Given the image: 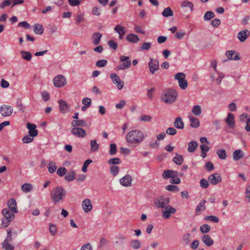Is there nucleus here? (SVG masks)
Instances as JSON below:
<instances>
[{
  "label": "nucleus",
  "mask_w": 250,
  "mask_h": 250,
  "mask_svg": "<svg viewBox=\"0 0 250 250\" xmlns=\"http://www.w3.org/2000/svg\"><path fill=\"white\" fill-rule=\"evenodd\" d=\"M143 133L139 130H133L129 131L126 136V141L129 144L138 145L143 140Z\"/></svg>",
  "instance_id": "obj_1"
},
{
  "label": "nucleus",
  "mask_w": 250,
  "mask_h": 250,
  "mask_svg": "<svg viewBox=\"0 0 250 250\" xmlns=\"http://www.w3.org/2000/svg\"><path fill=\"white\" fill-rule=\"evenodd\" d=\"M178 96L177 91L172 88L165 90L161 94V99L165 103L170 104L174 103Z\"/></svg>",
  "instance_id": "obj_2"
},
{
  "label": "nucleus",
  "mask_w": 250,
  "mask_h": 250,
  "mask_svg": "<svg viewBox=\"0 0 250 250\" xmlns=\"http://www.w3.org/2000/svg\"><path fill=\"white\" fill-rule=\"evenodd\" d=\"M66 194V191L61 186L54 188L51 192L52 201L55 204L63 201Z\"/></svg>",
  "instance_id": "obj_3"
},
{
  "label": "nucleus",
  "mask_w": 250,
  "mask_h": 250,
  "mask_svg": "<svg viewBox=\"0 0 250 250\" xmlns=\"http://www.w3.org/2000/svg\"><path fill=\"white\" fill-rule=\"evenodd\" d=\"M170 200L168 197L160 196L155 199L154 203L155 205L160 208H163L167 206H168Z\"/></svg>",
  "instance_id": "obj_4"
},
{
  "label": "nucleus",
  "mask_w": 250,
  "mask_h": 250,
  "mask_svg": "<svg viewBox=\"0 0 250 250\" xmlns=\"http://www.w3.org/2000/svg\"><path fill=\"white\" fill-rule=\"evenodd\" d=\"M185 78V74L182 72L178 73L174 76L175 79L178 81L179 86L182 89H186L188 86V82Z\"/></svg>",
  "instance_id": "obj_5"
},
{
  "label": "nucleus",
  "mask_w": 250,
  "mask_h": 250,
  "mask_svg": "<svg viewBox=\"0 0 250 250\" xmlns=\"http://www.w3.org/2000/svg\"><path fill=\"white\" fill-rule=\"evenodd\" d=\"M66 79L62 75H58L53 79V84L56 87H62L66 84Z\"/></svg>",
  "instance_id": "obj_6"
},
{
  "label": "nucleus",
  "mask_w": 250,
  "mask_h": 250,
  "mask_svg": "<svg viewBox=\"0 0 250 250\" xmlns=\"http://www.w3.org/2000/svg\"><path fill=\"white\" fill-rule=\"evenodd\" d=\"M176 211V208L170 205L167 206L162 210V217L165 219H167L170 217L171 214H174Z\"/></svg>",
  "instance_id": "obj_7"
},
{
  "label": "nucleus",
  "mask_w": 250,
  "mask_h": 250,
  "mask_svg": "<svg viewBox=\"0 0 250 250\" xmlns=\"http://www.w3.org/2000/svg\"><path fill=\"white\" fill-rule=\"evenodd\" d=\"M112 82L116 84L119 90L122 89L124 85V82L121 80L119 76L116 73H112L110 75Z\"/></svg>",
  "instance_id": "obj_8"
},
{
  "label": "nucleus",
  "mask_w": 250,
  "mask_h": 250,
  "mask_svg": "<svg viewBox=\"0 0 250 250\" xmlns=\"http://www.w3.org/2000/svg\"><path fill=\"white\" fill-rule=\"evenodd\" d=\"M148 67L149 68L150 72L153 74L155 72L159 69V62L157 59H150V61L148 63Z\"/></svg>",
  "instance_id": "obj_9"
},
{
  "label": "nucleus",
  "mask_w": 250,
  "mask_h": 250,
  "mask_svg": "<svg viewBox=\"0 0 250 250\" xmlns=\"http://www.w3.org/2000/svg\"><path fill=\"white\" fill-rule=\"evenodd\" d=\"M8 237L5 239L2 243V248L5 250H13L14 248L9 243V242L11 240V233L12 232V229H9L7 230Z\"/></svg>",
  "instance_id": "obj_10"
},
{
  "label": "nucleus",
  "mask_w": 250,
  "mask_h": 250,
  "mask_svg": "<svg viewBox=\"0 0 250 250\" xmlns=\"http://www.w3.org/2000/svg\"><path fill=\"white\" fill-rule=\"evenodd\" d=\"M225 75L221 72H217L216 73H211L210 74V79L212 82H215L216 84H219L222 79L224 78Z\"/></svg>",
  "instance_id": "obj_11"
},
{
  "label": "nucleus",
  "mask_w": 250,
  "mask_h": 250,
  "mask_svg": "<svg viewBox=\"0 0 250 250\" xmlns=\"http://www.w3.org/2000/svg\"><path fill=\"white\" fill-rule=\"evenodd\" d=\"M13 108L11 106L3 105L0 106V113L3 117L9 116L13 112Z\"/></svg>",
  "instance_id": "obj_12"
},
{
  "label": "nucleus",
  "mask_w": 250,
  "mask_h": 250,
  "mask_svg": "<svg viewBox=\"0 0 250 250\" xmlns=\"http://www.w3.org/2000/svg\"><path fill=\"white\" fill-rule=\"evenodd\" d=\"M221 180L220 175L217 173L211 174L208 177V182L212 185H216L220 183Z\"/></svg>",
  "instance_id": "obj_13"
},
{
  "label": "nucleus",
  "mask_w": 250,
  "mask_h": 250,
  "mask_svg": "<svg viewBox=\"0 0 250 250\" xmlns=\"http://www.w3.org/2000/svg\"><path fill=\"white\" fill-rule=\"evenodd\" d=\"M58 102L59 104L60 111L62 113L66 114L70 111V106L65 101L59 100Z\"/></svg>",
  "instance_id": "obj_14"
},
{
  "label": "nucleus",
  "mask_w": 250,
  "mask_h": 250,
  "mask_svg": "<svg viewBox=\"0 0 250 250\" xmlns=\"http://www.w3.org/2000/svg\"><path fill=\"white\" fill-rule=\"evenodd\" d=\"M132 178L129 175H126L119 180L120 184L125 187H128L131 186Z\"/></svg>",
  "instance_id": "obj_15"
},
{
  "label": "nucleus",
  "mask_w": 250,
  "mask_h": 250,
  "mask_svg": "<svg viewBox=\"0 0 250 250\" xmlns=\"http://www.w3.org/2000/svg\"><path fill=\"white\" fill-rule=\"evenodd\" d=\"M115 243L122 248L127 244L126 237L123 234H118L116 236Z\"/></svg>",
  "instance_id": "obj_16"
},
{
  "label": "nucleus",
  "mask_w": 250,
  "mask_h": 250,
  "mask_svg": "<svg viewBox=\"0 0 250 250\" xmlns=\"http://www.w3.org/2000/svg\"><path fill=\"white\" fill-rule=\"evenodd\" d=\"M71 133L78 137H84L86 135L85 131L79 127H74L71 130Z\"/></svg>",
  "instance_id": "obj_17"
},
{
  "label": "nucleus",
  "mask_w": 250,
  "mask_h": 250,
  "mask_svg": "<svg viewBox=\"0 0 250 250\" xmlns=\"http://www.w3.org/2000/svg\"><path fill=\"white\" fill-rule=\"evenodd\" d=\"M225 122L229 128H234L235 125L234 115L231 113H228Z\"/></svg>",
  "instance_id": "obj_18"
},
{
  "label": "nucleus",
  "mask_w": 250,
  "mask_h": 250,
  "mask_svg": "<svg viewBox=\"0 0 250 250\" xmlns=\"http://www.w3.org/2000/svg\"><path fill=\"white\" fill-rule=\"evenodd\" d=\"M226 55L229 60L238 61L241 59L240 54L234 50L227 51Z\"/></svg>",
  "instance_id": "obj_19"
},
{
  "label": "nucleus",
  "mask_w": 250,
  "mask_h": 250,
  "mask_svg": "<svg viewBox=\"0 0 250 250\" xmlns=\"http://www.w3.org/2000/svg\"><path fill=\"white\" fill-rule=\"evenodd\" d=\"M249 33L248 30L245 29L239 32L237 34V37L240 42H244L249 37Z\"/></svg>",
  "instance_id": "obj_20"
},
{
  "label": "nucleus",
  "mask_w": 250,
  "mask_h": 250,
  "mask_svg": "<svg viewBox=\"0 0 250 250\" xmlns=\"http://www.w3.org/2000/svg\"><path fill=\"white\" fill-rule=\"evenodd\" d=\"M82 208L86 213L90 212L92 209V202L90 199H86L82 202Z\"/></svg>",
  "instance_id": "obj_21"
},
{
  "label": "nucleus",
  "mask_w": 250,
  "mask_h": 250,
  "mask_svg": "<svg viewBox=\"0 0 250 250\" xmlns=\"http://www.w3.org/2000/svg\"><path fill=\"white\" fill-rule=\"evenodd\" d=\"M114 31L119 34V38L122 40L124 35L126 34V31L125 27L120 24H117L114 28Z\"/></svg>",
  "instance_id": "obj_22"
},
{
  "label": "nucleus",
  "mask_w": 250,
  "mask_h": 250,
  "mask_svg": "<svg viewBox=\"0 0 250 250\" xmlns=\"http://www.w3.org/2000/svg\"><path fill=\"white\" fill-rule=\"evenodd\" d=\"M7 205L9 209L14 213H17L18 212L17 202L14 198L10 199L8 202Z\"/></svg>",
  "instance_id": "obj_23"
},
{
  "label": "nucleus",
  "mask_w": 250,
  "mask_h": 250,
  "mask_svg": "<svg viewBox=\"0 0 250 250\" xmlns=\"http://www.w3.org/2000/svg\"><path fill=\"white\" fill-rule=\"evenodd\" d=\"M26 127L29 130V134L31 136L36 137L38 135V132L36 129V125L35 124L27 123Z\"/></svg>",
  "instance_id": "obj_24"
},
{
  "label": "nucleus",
  "mask_w": 250,
  "mask_h": 250,
  "mask_svg": "<svg viewBox=\"0 0 250 250\" xmlns=\"http://www.w3.org/2000/svg\"><path fill=\"white\" fill-rule=\"evenodd\" d=\"M2 213L5 220L12 221L15 218L14 212H12L8 208H4L2 210Z\"/></svg>",
  "instance_id": "obj_25"
},
{
  "label": "nucleus",
  "mask_w": 250,
  "mask_h": 250,
  "mask_svg": "<svg viewBox=\"0 0 250 250\" xmlns=\"http://www.w3.org/2000/svg\"><path fill=\"white\" fill-rule=\"evenodd\" d=\"M102 37V34L99 32L93 33L91 37L92 43L95 45L99 44L100 42Z\"/></svg>",
  "instance_id": "obj_26"
},
{
  "label": "nucleus",
  "mask_w": 250,
  "mask_h": 250,
  "mask_svg": "<svg viewBox=\"0 0 250 250\" xmlns=\"http://www.w3.org/2000/svg\"><path fill=\"white\" fill-rule=\"evenodd\" d=\"M180 7L183 9L188 8L191 12H193L194 11L193 3L188 0H184L182 1L180 3Z\"/></svg>",
  "instance_id": "obj_27"
},
{
  "label": "nucleus",
  "mask_w": 250,
  "mask_h": 250,
  "mask_svg": "<svg viewBox=\"0 0 250 250\" xmlns=\"http://www.w3.org/2000/svg\"><path fill=\"white\" fill-rule=\"evenodd\" d=\"M188 118L190 122V126L191 127L197 128L199 126L200 122L198 119L193 117L192 115H189Z\"/></svg>",
  "instance_id": "obj_28"
},
{
  "label": "nucleus",
  "mask_w": 250,
  "mask_h": 250,
  "mask_svg": "<svg viewBox=\"0 0 250 250\" xmlns=\"http://www.w3.org/2000/svg\"><path fill=\"white\" fill-rule=\"evenodd\" d=\"M126 40L131 43H136L140 41V38L137 35L131 33L126 36Z\"/></svg>",
  "instance_id": "obj_29"
},
{
  "label": "nucleus",
  "mask_w": 250,
  "mask_h": 250,
  "mask_svg": "<svg viewBox=\"0 0 250 250\" xmlns=\"http://www.w3.org/2000/svg\"><path fill=\"white\" fill-rule=\"evenodd\" d=\"M174 126L177 129H183L184 128V124L181 117L176 118L174 122Z\"/></svg>",
  "instance_id": "obj_30"
},
{
  "label": "nucleus",
  "mask_w": 250,
  "mask_h": 250,
  "mask_svg": "<svg viewBox=\"0 0 250 250\" xmlns=\"http://www.w3.org/2000/svg\"><path fill=\"white\" fill-rule=\"evenodd\" d=\"M123 63L118 65L115 68L116 71L124 70L129 68L131 64V61H127V62H123Z\"/></svg>",
  "instance_id": "obj_31"
},
{
  "label": "nucleus",
  "mask_w": 250,
  "mask_h": 250,
  "mask_svg": "<svg viewBox=\"0 0 250 250\" xmlns=\"http://www.w3.org/2000/svg\"><path fill=\"white\" fill-rule=\"evenodd\" d=\"M202 240L206 245L208 246H211L213 243V240L211 239V237L208 234H205L202 238Z\"/></svg>",
  "instance_id": "obj_32"
},
{
  "label": "nucleus",
  "mask_w": 250,
  "mask_h": 250,
  "mask_svg": "<svg viewBox=\"0 0 250 250\" xmlns=\"http://www.w3.org/2000/svg\"><path fill=\"white\" fill-rule=\"evenodd\" d=\"M206 202L205 200H202L200 202L196 208V214L197 215L200 214L205 209V204Z\"/></svg>",
  "instance_id": "obj_33"
},
{
  "label": "nucleus",
  "mask_w": 250,
  "mask_h": 250,
  "mask_svg": "<svg viewBox=\"0 0 250 250\" xmlns=\"http://www.w3.org/2000/svg\"><path fill=\"white\" fill-rule=\"evenodd\" d=\"M198 144L196 141L190 142L188 146V152L192 153L195 151L196 148L197 147Z\"/></svg>",
  "instance_id": "obj_34"
},
{
  "label": "nucleus",
  "mask_w": 250,
  "mask_h": 250,
  "mask_svg": "<svg viewBox=\"0 0 250 250\" xmlns=\"http://www.w3.org/2000/svg\"><path fill=\"white\" fill-rule=\"evenodd\" d=\"M71 125L73 127L76 126H85L86 125V122L83 120H76L72 121Z\"/></svg>",
  "instance_id": "obj_35"
},
{
  "label": "nucleus",
  "mask_w": 250,
  "mask_h": 250,
  "mask_svg": "<svg viewBox=\"0 0 250 250\" xmlns=\"http://www.w3.org/2000/svg\"><path fill=\"white\" fill-rule=\"evenodd\" d=\"M33 188V186L29 183L23 184L21 186V189L24 193H28L31 191Z\"/></svg>",
  "instance_id": "obj_36"
},
{
  "label": "nucleus",
  "mask_w": 250,
  "mask_h": 250,
  "mask_svg": "<svg viewBox=\"0 0 250 250\" xmlns=\"http://www.w3.org/2000/svg\"><path fill=\"white\" fill-rule=\"evenodd\" d=\"M244 155L243 152L241 149H237L233 153V158L235 161L241 159Z\"/></svg>",
  "instance_id": "obj_37"
},
{
  "label": "nucleus",
  "mask_w": 250,
  "mask_h": 250,
  "mask_svg": "<svg viewBox=\"0 0 250 250\" xmlns=\"http://www.w3.org/2000/svg\"><path fill=\"white\" fill-rule=\"evenodd\" d=\"M176 172L173 170H167L163 172V177L164 179L171 178L172 176L176 175Z\"/></svg>",
  "instance_id": "obj_38"
},
{
  "label": "nucleus",
  "mask_w": 250,
  "mask_h": 250,
  "mask_svg": "<svg viewBox=\"0 0 250 250\" xmlns=\"http://www.w3.org/2000/svg\"><path fill=\"white\" fill-rule=\"evenodd\" d=\"M193 114L196 116H199L202 113L201 107L199 105H194L191 110Z\"/></svg>",
  "instance_id": "obj_39"
},
{
  "label": "nucleus",
  "mask_w": 250,
  "mask_h": 250,
  "mask_svg": "<svg viewBox=\"0 0 250 250\" xmlns=\"http://www.w3.org/2000/svg\"><path fill=\"white\" fill-rule=\"evenodd\" d=\"M76 178V173L74 171L72 170L68 172L64 177L65 180L67 182H71L73 181Z\"/></svg>",
  "instance_id": "obj_40"
},
{
  "label": "nucleus",
  "mask_w": 250,
  "mask_h": 250,
  "mask_svg": "<svg viewBox=\"0 0 250 250\" xmlns=\"http://www.w3.org/2000/svg\"><path fill=\"white\" fill-rule=\"evenodd\" d=\"M91 151L92 152L97 151L99 148V145L97 143L96 140H92L90 142Z\"/></svg>",
  "instance_id": "obj_41"
},
{
  "label": "nucleus",
  "mask_w": 250,
  "mask_h": 250,
  "mask_svg": "<svg viewBox=\"0 0 250 250\" xmlns=\"http://www.w3.org/2000/svg\"><path fill=\"white\" fill-rule=\"evenodd\" d=\"M183 157L182 155L176 154L175 156L173 158V161L178 165H181L183 163Z\"/></svg>",
  "instance_id": "obj_42"
},
{
  "label": "nucleus",
  "mask_w": 250,
  "mask_h": 250,
  "mask_svg": "<svg viewBox=\"0 0 250 250\" xmlns=\"http://www.w3.org/2000/svg\"><path fill=\"white\" fill-rule=\"evenodd\" d=\"M130 245L133 249H139L141 248L142 244L138 240H133L130 242Z\"/></svg>",
  "instance_id": "obj_43"
},
{
  "label": "nucleus",
  "mask_w": 250,
  "mask_h": 250,
  "mask_svg": "<svg viewBox=\"0 0 250 250\" xmlns=\"http://www.w3.org/2000/svg\"><path fill=\"white\" fill-rule=\"evenodd\" d=\"M47 168L49 173H53L56 170L57 167L55 162L54 161H50L48 165Z\"/></svg>",
  "instance_id": "obj_44"
},
{
  "label": "nucleus",
  "mask_w": 250,
  "mask_h": 250,
  "mask_svg": "<svg viewBox=\"0 0 250 250\" xmlns=\"http://www.w3.org/2000/svg\"><path fill=\"white\" fill-rule=\"evenodd\" d=\"M21 57L27 61H29L31 59L32 54L30 52L25 51H21L20 52Z\"/></svg>",
  "instance_id": "obj_45"
},
{
  "label": "nucleus",
  "mask_w": 250,
  "mask_h": 250,
  "mask_svg": "<svg viewBox=\"0 0 250 250\" xmlns=\"http://www.w3.org/2000/svg\"><path fill=\"white\" fill-rule=\"evenodd\" d=\"M43 26L40 24H36L34 26V31L37 34L41 35L43 33Z\"/></svg>",
  "instance_id": "obj_46"
},
{
  "label": "nucleus",
  "mask_w": 250,
  "mask_h": 250,
  "mask_svg": "<svg viewBox=\"0 0 250 250\" xmlns=\"http://www.w3.org/2000/svg\"><path fill=\"white\" fill-rule=\"evenodd\" d=\"M110 172L113 176H116L119 172V167L116 165H112L110 167Z\"/></svg>",
  "instance_id": "obj_47"
},
{
  "label": "nucleus",
  "mask_w": 250,
  "mask_h": 250,
  "mask_svg": "<svg viewBox=\"0 0 250 250\" xmlns=\"http://www.w3.org/2000/svg\"><path fill=\"white\" fill-rule=\"evenodd\" d=\"M162 14L164 17H168L172 16L173 15V12L171 9L168 7L164 10Z\"/></svg>",
  "instance_id": "obj_48"
},
{
  "label": "nucleus",
  "mask_w": 250,
  "mask_h": 250,
  "mask_svg": "<svg viewBox=\"0 0 250 250\" xmlns=\"http://www.w3.org/2000/svg\"><path fill=\"white\" fill-rule=\"evenodd\" d=\"M217 154L220 159L225 160L227 157L226 151L224 149H219L217 151Z\"/></svg>",
  "instance_id": "obj_49"
},
{
  "label": "nucleus",
  "mask_w": 250,
  "mask_h": 250,
  "mask_svg": "<svg viewBox=\"0 0 250 250\" xmlns=\"http://www.w3.org/2000/svg\"><path fill=\"white\" fill-rule=\"evenodd\" d=\"M214 13L212 11H208L207 12L204 16V19L205 21H209L215 17Z\"/></svg>",
  "instance_id": "obj_50"
},
{
  "label": "nucleus",
  "mask_w": 250,
  "mask_h": 250,
  "mask_svg": "<svg viewBox=\"0 0 250 250\" xmlns=\"http://www.w3.org/2000/svg\"><path fill=\"white\" fill-rule=\"evenodd\" d=\"M200 230L203 233H208L210 230V227L208 224L203 225L200 227Z\"/></svg>",
  "instance_id": "obj_51"
},
{
  "label": "nucleus",
  "mask_w": 250,
  "mask_h": 250,
  "mask_svg": "<svg viewBox=\"0 0 250 250\" xmlns=\"http://www.w3.org/2000/svg\"><path fill=\"white\" fill-rule=\"evenodd\" d=\"M16 107L21 112H24L25 110V106L22 104L21 100H18L17 101Z\"/></svg>",
  "instance_id": "obj_52"
},
{
  "label": "nucleus",
  "mask_w": 250,
  "mask_h": 250,
  "mask_svg": "<svg viewBox=\"0 0 250 250\" xmlns=\"http://www.w3.org/2000/svg\"><path fill=\"white\" fill-rule=\"evenodd\" d=\"M204 220L215 223H218L219 221V218L217 217L214 215L207 216L205 217Z\"/></svg>",
  "instance_id": "obj_53"
},
{
  "label": "nucleus",
  "mask_w": 250,
  "mask_h": 250,
  "mask_svg": "<svg viewBox=\"0 0 250 250\" xmlns=\"http://www.w3.org/2000/svg\"><path fill=\"white\" fill-rule=\"evenodd\" d=\"M34 137L35 136H31L30 135H25L23 137L22 141L24 144L31 143L33 141Z\"/></svg>",
  "instance_id": "obj_54"
},
{
  "label": "nucleus",
  "mask_w": 250,
  "mask_h": 250,
  "mask_svg": "<svg viewBox=\"0 0 250 250\" xmlns=\"http://www.w3.org/2000/svg\"><path fill=\"white\" fill-rule=\"evenodd\" d=\"M148 248L149 249H161L162 247L159 242H153L149 246Z\"/></svg>",
  "instance_id": "obj_55"
},
{
  "label": "nucleus",
  "mask_w": 250,
  "mask_h": 250,
  "mask_svg": "<svg viewBox=\"0 0 250 250\" xmlns=\"http://www.w3.org/2000/svg\"><path fill=\"white\" fill-rule=\"evenodd\" d=\"M108 244V241L105 238H102L101 239L100 243L98 247V249H104Z\"/></svg>",
  "instance_id": "obj_56"
},
{
  "label": "nucleus",
  "mask_w": 250,
  "mask_h": 250,
  "mask_svg": "<svg viewBox=\"0 0 250 250\" xmlns=\"http://www.w3.org/2000/svg\"><path fill=\"white\" fill-rule=\"evenodd\" d=\"M121 163V160L118 158H111L108 160V163L109 165H115L120 164Z\"/></svg>",
  "instance_id": "obj_57"
},
{
  "label": "nucleus",
  "mask_w": 250,
  "mask_h": 250,
  "mask_svg": "<svg viewBox=\"0 0 250 250\" xmlns=\"http://www.w3.org/2000/svg\"><path fill=\"white\" fill-rule=\"evenodd\" d=\"M165 188L167 190L172 192H177L179 189L177 186L173 185L167 186Z\"/></svg>",
  "instance_id": "obj_58"
},
{
  "label": "nucleus",
  "mask_w": 250,
  "mask_h": 250,
  "mask_svg": "<svg viewBox=\"0 0 250 250\" xmlns=\"http://www.w3.org/2000/svg\"><path fill=\"white\" fill-rule=\"evenodd\" d=\"M208 181L205 179H202L200 181V186L203 188H207L209 186Z\"/></svg>",
  "instance_id": "obj_59"
},
{
  "label": "nucleus",
  "mask_w": 250,
  "mask_h": 250,
  "mask_svg": "<svg viewBox=\"0 0 250 250\" xmlns=\"http://www.w3.org/2000/svg\"><path fill=\"white\" fill-rule=\"evenodd\" d=\"M181 180L179 177L177 176V173H176V175L175 176H173L171 177L169 182L171 184H178L180 183Z\"/></svg>",
  "instance_id": "obj_60"
},
{
  "label": "nucleus",
  "mask_w": 250,
  "mask_h": 250,
  "mask_svg": "<svg viewBox=\"0 0 250 250\" xmlns=\"http://www.w3.org/2000/svg\"><path fill=\"white\" fill-rule=\"evenodd\" d=\"M191 240V234L190 233H187L183 235V241L187 245L188 244Z\"/></svg>",
  "instance_id": "obj_61"
},
{
  "label": "nucleus",
  "mask_w": 250,
  "mask_h": 250,
  "mask_svg": "<svg viewBox=\"0 0 250 250\" xmlns=\"http://www.w3.org/2000/svg\"><path fill=\"white\" fill-rule=\"evenodd\" d=\"M117 152L116 145L115 144H111L110 145L109 154L111 155H115Z\"/></svg>",
  "instance_id": "obj_62"
},
{
  "label": "nucleus",
  "mask_w": 250,
  "mask_h": 250,
  "mask_svg": "<svg viewBox=\"0 0 250 250\" xmlns=\"http://www.w3.org/2000/svg\"><path fill=\"white\" fill-rule=\"evenodd\" d=\"M67 171L66 169L64 167H60L57 171V174L62 177L64 175Z\"/></svg>",
  "instance_id": "obj_63"
},
{
  "label": "nucleus",
  "mask_w": 250,
  "mask_h": 250,
  "mask_svg": "<svg viewBox=\"0 0 250 250\" xmlns=\"http://www.w3.org/2000/svg\"><path fill=\"white\" fill-rule=\"evenodd\" d=\"M246 198L249 202H250V186H248L245 191Z\"/></svg>",
  "instance_id": "obj_64"
}]
</instances>
